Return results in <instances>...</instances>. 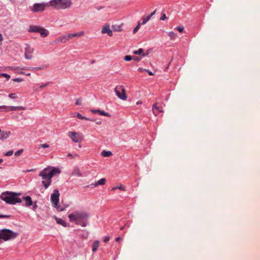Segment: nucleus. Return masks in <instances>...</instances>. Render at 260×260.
<instances>
[{
  "label": "nucleus",
  "instance_id": "obj_1",
  "mask_svg": "<svg viewBox=\"0 0 260 260\" xmlns=\"http://www.w3.org/2000/svg\"><path fill=\"white\" fill-rule=\"evenodd\" d=\"M60 173L58 169L52 167L45 168L40 172L39 176L41 177L43 180L42 183L46 189L51 184L52 178Z\"/></svg>",
  "mask_w": 260,
  "mask_h": 260
},
{
  "label": "nucleus",
  "instance_id": "obj_2",
  "mask_svg": "<svg viewBox=\"0 0 260 260\" xmlns=\"http://www.w3.org/2000/svg\"><path fill=\"white\" fill-rule=\"evenodd\" d=\"M68 217L70 222L85 227L87 224V221L89 215L85 211H75L70 214Z\"/></svg>",
  "mask_w": 260,
  "mask_h": 260
},
{
  "label": "nucleus",
  "instance_id": "obj_3",
  "mask_svg": "<svg viewBox=\"0 0 260 260\" xmlns=\"http://www.w3.org/2000/svg\"><path fill=\"white\" fill-rule=\"evenodd\" d=\"M20 195V193L6 191L1 194V198L7 204L14 205L16 203H21V199L18 197Z\"/></svg>",
  "mask_w": 260,
  "mask_h": 260
},
{
  "label": "nucleus",
  "instance_id": "obj_4",
  "mask_svg": "<svg viewBox=\"0 0 260 260\" xmlns=\"http://www.w3.org/2000/svg\"><path fill=\"white\" fill-rule=\"evenodd\" d=\"M72 5L71 0H51L49 3V6L56 10L69 9Z\"/></svg>",
  "mask_w": 260,
  "mask_h": 260
},
{
  "label": "nucleus",
  "instance_id": "obj_5",
  "mask_svg": "<svg viewBox=\"0 0 260 260\" xmlns=\"http://www.w3.org/2000/svg\"><path fill=\"white\" fill-rule=\"evenodd\" d=\"M114 91L115 92L116 95L120 100L123 101L126 100L127 96L126 94V91L122 86H116L114 88Z\"/></svg>",
  "mask_w": 260,
  "mask_h": 260
},
{
  "label": "nucleus",
  "instance_id": "obj_6",
  "mask_svg": "<svg viewBox=\"0 0 260 260\" xmlns=\"http://www.w3.org/2000/svg\"><path fill=\"white\" fill-rule=\"evenodd\" d=\"M59 192L57 189H55L53 193L51 195V201L53 204V207H55L58 210L61 211L62 209H59L58 203L59 202Z\"/></svg>",
  "mask_w": 260,
  "mask_h": 260
},
{
  "label": "nucleus",
  "instance_id": "obj_7",
  "mask_svg": "<svg viewBox=\"0 0 260 260\" xmlns=\"http://www.w3.org/2000/svg\"><path fill=\"white\" fill-rule=\"evenodd\" d=\"M68 136L74 143H80L83 140V136L82 134L75 132H69L68 133Z\"/></svg>",
  "mask_w": 260,
  "mask_h": 260
},
{
  "label": "nucleus",
  "instance_id": "obj_8",
  "mask_svg": "<svg viewBox=\"0 0 260 260\" xmlns=\"http://www.w3.org/2000/svg\"><path fill=\"white\" fill-rule=\"evenodd\" d=\"M34 49L28 45H26L25 47L24 56L26 59H30L32 58V53Z\"/></svg>",
  "mask_w": 260,
  "mask_h": 260
},
{
  "label": "nucleus",
  "instance_id": "obj_9",
  "mask_svg": "<svg viewBox=\"0 0 260 260\" xmlns=\"http://www.w3.org/2000/svg\"><path fill=\"white\" fill-rule=\"evenodd\" d=\"M45 6L46 5L44 4L37 3L35 4L31 8H30V9L34 12H38L44 11Z\"/></svg>",
  "mask_w": 260,
  "mask_h": 260
},
{
  "label": "nucleus",
  "instance_id": "obj_10",
  "mask_svg": "<svg viewBox=\"0 0 260 260\" xmlns=\"http://www.w3.org/2000/svg\"><path fill=\"white\" fill-rule=\"evenodd\" d=\"M84 35V31H81L77 33H74V34H70L65 35L66 37L67 38V41H69L72 39H73L74 37H80Z\"/></svg>",
  "mask_w": 260,
  "mask_h": 260
},
{
  "label": "nucleus",
  "instance_id": "obj_11",
  "mask_svg": "<svg viewBox=\"0 0 260 260\" xmlns=\"http://www.w3.org/2000/svg\"><path fill=\"white\" fill-rule=\"evenodd\" d=\"M6 107H4L5 108H7L6 111H16V110H25V107L23 106H10L8 107L6 106Z\"/></svg>",
  "mask_w": 260,
  "mask_h": 260
},
{
  "label": "nucleus",
  "instance_id": "obj_12",
  "mask_svg": "<svg viewBox=\"0 0 260 260\" xmlns=\"http://www.w3.org/2000/svg\"><path fill=\"white\" fill-rule=\"evenodd\" d=\"M103 34H107L109 36L111 37L113 36L112 31L110 28L109 25L105 26L102 30Z\"/></svg>",
  "mask_w": 260,
  "mask_h": 260
},
{
  "label": "nucleus",
  "instance_id": "obj_13",
  "mask_svg": "<svg viewBox=\"0 0 260 260\" xmlns=\"http://www.w3.org/2000/svg\"><path fill=\"white\" fill-rule=\"evenodd\" d=\"M162 107L161 106H158V103H156L152 106V111L154 114L156 115L155 112V110H156L160 113H163L164 111L162 110Z\"/></svg>",
  "mask_w": 260,
  "mask_h": 260
},
{
  "label": "nucleus",
  "instance_id": "obj_14",
  "mask_svg": "<svg viewBox=\"0 0 260 260\" xmlns=\"http://www.w3.org/2000/svg\"><path fill=\"white\" fill-rule=\"evenodd\" d=\"M10 135V132H5L0 129V140H4L8 138Z\"/></svg>",
  "mask_w": 260,
  "mask_h": 260
},
{
  "label": "nucleus",
  "instance_id": "obj_15",
  "mask_svg": "<svg viewBox=\"0 0 260 260\" xmlns=\"http://www.w3.org/2000/svg\"><path fill=\"white\" fill-rule=\"evenodd\" d=\"M106 180L105 178L101 179L100 180H99L97 182L95 183H92L90 185L91 187H96L99 185H104L106 183Z\"/></svg>",
  "mask_w": 260,
  "mask_h": 260
},
{
  "label": "nucleus",
  "instance_id": "obj_16",
  "mask_svg": "<svg viewBox=\"0 0 260 260\" xmlns=\"http://www.w3.org/2000/svg\"><path fill=\"white\" fill-rule=\"evenodd\" d=\"M41 27V26L37 25H31L29 26V31L39 33L40 29Z\"/></svg>",
  "mask_w": 260,
  "mask_h": 260
},
{
  "label": "nucleus",
  "instance_id": "obj_17",
  "mask_svg": "<svg viewBox=\"0 0 260 260\" xmlns=\"http://www.w3.org/2000/svg\"><path fill=\"white\" fill-rule=\"evenodd\" d=\"M23 199L25 202V205L26 206L29 207L32 205V201L31 200V198L29 196L24 197Z\"/></svg>",
  "mask_w": 260,
  "mask_h": 260
},
{
  "label": "nucleus",
  "instance_id": "obj_18",
  "mask_svg": "<svg viewBox=\"0 0 260 260\" xmlns=\"http://www.w3.org/2000/svg\"><path fill=\"white\" fill-rule=\"evenodd\" d=\"M39 33L42 37H46L48 35L49 31L48 30L42 27L40 29Z\"/></svg>",
  "mask_w": 260,
  "mask_h": 260
},
{
  "label": "nucleus",
  "instance_id": "obj_19",
  "mask_svg": "<svg viewBox=\"0 0 260 260\" xmlns=\"http://www.w3.org/2000/svg\"><path fill=\"white\" fill-rule=\"evenodd\" d=\"M99 246V241H95L92 244V251L94 252H95L98 248Z\"/></svg>",
  "mask_w": 260,
  "mask_h": 260
},
{
  "label": "nucleus",
  "instance_id": "obj_20",
  "mask_svg": "<svg viewBox=\"0 0 260 260\" xmlns=\"http://www.w3.org/2000/svg\"><path fill=\"white\" fill-rule=\"evenodd\" d=\"M55 41H56V42L65 43L67 41V38L66 37V36L65 35H63V36H61L58 37L56 40Z\"/></svg>",
  "mask_w": 260,
  "mask_h": 260
},
{
  "label": "nucleus",
  "instance_id": "obj_21",
  "mask_svg": "<svg viewBox=\"0 0 260 260\" xmlns=\"http://www.w3.org/2000/svg\"><path fill=\"white\" fill-rule=\"evenodd\" d=\"M55 220L56 221V222L58 224H59L62 225L64 227H66L67 226V223L64 221L62 220L61 219L58 218L57 217H55Z\"/></svg>",
  "mask_w": 260,
  "mask_h": 260
},
{
  "label": "nucleus",
  "instance_id": "obj_22",
  "mask_svg": "<svg viewBox=\"0 0 260 260\" xmlns=\"http://www.w3.org/2000/svg\"><path fill=\"white\" fill-rule=\"evenodd\" d=\"M102 155L103 156V157H109L110 156H111L112 155V153L111 151H106V150H104L102 152Z\"/></svg>",
  "mask_w": 260,
  "mask_h": 260
},
{
  "label": "nucleus",
  "instance_id": "obj_23",
  "mask_svg": "<svg viewBox=\"0 0 260 260\" xmlns=\"http://www.w3.org/2000/svg\"><path fill=\"white\" fill-rule=\"evenodd\" d=\"M150 18H151L149 16H147L146 17H143V22L141 23V24L144 25V24H146L150 19Z\"/></svg>",
  "mask_w": 260,
  "mask_h": 260
},
{
  "label": "nucleus",
  "instance_id": "obj_24",
  "mask_svg": "<svg viewBox=\"0 0 260 260\" xmlns=\"http://www.w3.org/2000/svg\"><path fill=\"white\" fill-rule=\"evenodd\" d=\"M169 36L171 39H175L176 38V34L173 31H170L168 33Z\"/></svg>",
  "mask_w": 260,
  "mask_h": 260
},
{
  "label": "nucleus",
  "instance_id": "obj_25",
  "mask_svg": "<svg viewBox=\"0 0 260 260\" xmlns=\"http://www.w3.org/2000/svg\"><path fill=\"white\" fill-rule=\"evenodd\" d=\"M143 49L142 48H140L138 50L134 51L133 53L137 55H140L143 52Z\"/></svg>",
  "mask_w": 260,
  "mask_h": 260
},
{
  "label": "nucleus",
  "instance_id": "obj_26",
  "mask_svg": "<svg viewBox=\"0 0 260 260\" xmlns=\"http://www.w3.org/2000/svg\"><path fill=\"white\" fill-rule=\"evenodd\" d=\"M1 77H4L6 78L7 81H8L10 79V78H11L10 75H8L7 74H5V73H1V74H0V78Z\"/></svg>",
  "mask_w": 260,
  "mask_h": 260
},
{
  "label": "nucleus",
  "instance_id": "obj_27",
  "mask_svg": "<svg viewBox=\"0 0 260 260\" xmlns=\"http://www.w3.org/2000/svg\"><path fill=\"white\" fill-rule=\"evenodd\" d=\"M119 189L121 190H125V188L124 186H122V185H120L119 186H115L114 187L112 188V190H114L115 189Z\"/></svg>",
  "mask_w": 260,
  "mask_h": 260
},
{
  "label": "nucleus",
  "instance_id": "obj_28",
  "mask_svg": "<svg viewBox=\"0 0 260 260\" xmlns=\"http://www.w3.org/2000/svg\"><path fill=\"white\" fill-rule=\"evenodd\" d=\"M8 96L12 99H16L18 98V96H17L16 94L15 93L9 94Z\"/></svg>",
  "mask_w": 260,
  "mask_h": 260
},
{
  "label": "nucleus",
  "instance_id": "obj_29",
  "mask_svg": "<svg viewBox=\"0 0 260 260\" xmlns=\"http://www.w3.org/2000/svg\"><path fill=\"white\" fill-rule=\"evenodd\" d=\"M100 114L101 115H104V116H107V117H110L111 115L110 114H109L107 112H106L104 111H100Z\"/></svg>",
  "mask_w": 260,
  "mask_h": 260
},
{
  "label": "nucleus",
  "instance_id": "obj_30",
  "mask_svg": "<svg viewBox=\"0 0 260 260\" xmlns=\"http://www.w3.org/2000/svg\"><path fill=\"white\" fill-rule=\"evenodd\" d=\"M77 117L78 118H79V119H85V120H89V119L82 116L80 113H77Z\"/></svg>",
  "mask_w": 260,
  "mask_h": 260
},
{
  "label": "nucleus",
  "instance_id": "obj_31",
  "mask_svg": "<svg viewBox=\"0 0 260 260\" xmlns=\"http://www.w3.org/2000/svg\"><path fill=\"white\" fill-rule=\"evenodd\" d=\"M43 67H38V68H29L28 70L30 71H38L40 70L44 69Z\"/></svg>",
  "mask_w": 260,
  "mask_h": 260
},
{
  "label": "nucleus",
  "instance_id": "obj_32",
  "mask_svg": "<svg viewBox=\"0 0 260 260\" xmlns=\"http://www.w3.org/2000/svg\"><path fill=\"white\" fill-rule=\"evenodd\" d=\"M140 23H139L135 27V28L133 30V33L134 34H136L138 31V30L140 28Z\"/></svg>",
  "mask_w": 260,
  "mask_h": 260
},
{
  "label": "nucleus",
  "instance_id": "obj_33",
  "mask_svg": "<svg viewBox=\"0 0 260 260\" xmlns=\"http://www.w3.org/2000/svg\"><path fill=\"white\" fill-rule=\"evenodd\" d=\"M49 147V145L45 143L39 145V148H46Z\"/></svg>",
  "mask_w": 260,
  "mask_h": 260
},
{
  "label": "nucleus",
  "instance_id": "obj_34",
  "mask_svg": "<svg viewBox=\"0 0 260 260\" xmlns=\"http://www.w3.org/2000/svg\"><path fill=\"white\" fill-rule=\"evenodd\" d=\"M74 174L78 176H81L82 175L78 169H76L74 171Z\"/></svg>",
  "mask_w": 260,
  "mask_h": 260
},
{
  "label": "nucleus",
  "instance_id": "obj_35",
  "mask_svg": "<svg viewBox=\"0 0 260 260\" xmlns=\"http://www.w3.org/2000/svg\"><path fill=\"white\" fill-rule=\"evenodd\" d=\"M22 151H23L22 149L19 150L15 152L14 154L15 156H18L22 153Z\"/></svg>",
  "mask_w": 260,
  "mask_h": 260
},
{
  "label": "nucleus",
  "instance_id": "obj_36",
  "mask_svg": "<svg viewBox=\"0 0 260 260\" xmlns=\"http://www.w3.org/2000/svg\"><path fill=\"white\" fill-rule=\"evenodd\" d=\"M13 151L10 150V151H8L6 153H5V155L7 156H9L12 155L13 154Z\"/></svg>",
  "mask_w": 260,
  "mask_h": 260
},
{
  "label": "nucleus",
  "instance_id": "obj_37",
  "mask_svg": "<svg viewBox=\"0 0 260 260\" xmlns=\"http://www.w3.org/2000/svg\"><path fill=\"white\" fill-rule=\"evenodd\" d=\"M132 59V56H129V55H126L124 57V60L125 61H130Z\"/></svg>",
  "mask_w": 260,
  "mask_h": 260
},
{
  "label": "nucleus",
  "instance_id": "obj_38",
  "mask_svg": "<svg viewBox=\"0 0 260 260\" xmlns=\"http://www.w3.org/2000/svg\"><path fill=\"white\" fill-rule=\"evenodd\" d=\"M33 89L35 91H40V90L41 89L40 88H39V86H38V85L36 84L35 85L34 87H33Z\"/></svg>",
  "mask_w": 260,
  "mask_h": 260
},
{
  "label": "nucleus",
  "instance_id": "obj_39",
  "mask_svg": "<svg viewBox=\"0 0 260 260\" xmlns=\"http://www.w3.org/2000/svg\"><path fill=\"white\" fill-rule=\"evenodd\" d=\"M76 104L77 105H82L81 100L80 99H77L76 101Z\"/></svg>",
  "mask_w": 260,
  "mask_h": 260
},
{
  "label": "nucleus",
  "instance_id": "obj_40",
  "mask_svg": "<svg viewBox=\"0 0 260 260\" xmlns=\"http://www.w3.org/2000/svg\"><path fill=\"white\" fill-rule=\"evenodd\" d=\"M176 29L180 32H182L184 29V28L183 27H181V26H177L176 27Z\"/></svg>",
  "mask_w": 260,
  "mask_h": 260
},
{
  "label": "nucleus",
  "instance_id": "obj_41",
  "mask_svg": "<svg viewBox=\"0 0 260 260\" xmlns=\"http://www.w3.org/2000/svg\"><path fill=\"white\" fill-rule=\"evenodd\" d=\"M48 83H45V84H42L41 85H40L39 86V88L42 89H43V88L46 87L48 85Z\"/></svg>",
  "mask_w": 260,
  "mask_h": 260
},
{
  "label": "nucleus",
  "instance_id": "obj_42",
  "mask_svg": "<svg viewBox=\"0 0 260 260\" xmlns=\"http://www.w3.org/2000/svg\"><path fill=\"white\" fill-rule=\"evenodd\" d=\"M100 110H91V111L92 113H98L100 114Z\"/></svg>",
  "mask_w": 260,
  "mask_h": 260
},
{
  "label": "nucleus",
  "instance_id": "obj_43",
  "mask_svg": "<svg viewBox=\"0 0 260 260\" xmlns=\"http://www.w3.org/2000/svg\"><path fill=\"white\" fill-rule=\"evenodd\" d=\"M13 81L14 82H21L22 81V80L20 78H18L13 79Z\"/></svg>",
  "mask_w": 260,
  "mask_h": 260
},
{
  "label": "nucleus",
  "instance_id": "obj_44",
  "mask_svg": "<svg viewBox=\"0 0 260 260\" xmlns=\"http://www.w3.org/2000/svg\"><path fill=\"white\" fill-rule=\"evenodd\" d=\"M110 240V237L109 236H107V237H105V238L104 239V242L106 243L107 242H108Z\"/></svg>",
  "mask_w": 260,
  "mask_h": 260
},
{
  "label": "nucleus",
  "instance_id": "obj_45",
  "mask_svg": "<svg viewBox=\"0 0 260 260\" xmlns=\"http://www.w3.org/2000/svg\"><path fill=\"white\" fill-rule=\"evenodd\" d=\"M167 19V17H166V15L165 14H163L161 17H160V20H165Z\"/></svg>",
  "mask_w": 260,
  "mask_h": 260
},
{
  "label": "nucleus",
  "instance_id": "obj_46",
  "mask_svg": "<svg viewBox=\"0 0 260 260\" xmlns=\"http://www.w3.org/2000/svg\"><path fill=\"white\" fill-rule=\"evenodd\" d=\"M138 71H140V72H143L144 71H147V70L145 69H143V68H139L138 69Z\"/></svg>",
  "mask_w": 260,
  "mask_h": 260
},
{
  "label": "nucleus",
  "instance_id": "obj_47",
  "mask_svg": "<svg viewBox=\"0 0 260 260\" xmlns=\"http://www.w3.org/2000/svg\"><path fill=\"white\" fill-rule=\"evenodd\" d=\"M146 72H147L148 73V74L150 76L153 75V73L151 71H150L147 70V71H146Z\"/></svg>",
  "mask_w": 260,
  "mask_h": 260
},
{
  "label": "nucleus",
  "instance_id": "obj_48",
  "mask_svg": "<svg viewBox=\"0 0 260 260\" xmlns=\"http://www.w3.org/2000/svg\"><path fill=\"white\" fill-rule=\"evenodd\" d=\"M10 217V215H0V218H8V217Z\"/></svg>",
  "mask_w": 260,
  "mask_h": 260
},
{
  "label": "nucleus",
  "instance_id": "obj_49",
  "mask_svg": "<svg viewBox=\"0 0 260 260\" xmlns=\"http://www.w3.org/2000/svg\"><path fill=\"white\" fill-rule=\"evenodd\" d=\"M122 240V238H120V237H117V238H116L115 239V241H116V242H119V241H121V240Z\"/></svg>",
  "mask_w": 260,
  "mask_h": 260
},
{
  "label": "nucleus",
  "instance_id": "obj_50",
  "mask_svg": "<svg viewBox=\"0 0 260 260\" xmlns=\"http://www.w3.org/2000/svg\"><path fill=\"white\" fill-rule=\"evenodd\" d=\"M156 13V10H154L153 12H152L149 15H148L149 16H150V17L151 18L153 15H154Z\"/></svg>",
  "mask_w": 260,
  "mask_h": 260
},
{
  "label": "nucleus",
  "instance_id": "obj_51",
  "mask_svg": "<svg viewBox=\"0 0 260 260\" xmlns=\"http://www.w3.org/2000/svg\"><path fill=\"white\" fill-rule=\"evenodd\" d=\"M133 59L136 61H139L140 60V58H139L138 57L134 56L133 57Z\"/></svg>",
  "mask_w": 260,
  "mask_h": 260
},
{
  "label": "nucleus",
  "instance_id": "obj_52",
  "mask_svg": "<svg viewBox=\"0 0 260 260\" xmlns=\"http://www.w3.org/2000/svg\"><path fill=\"white\" fill-rule=\"evenodd\" d=\"M73 157H74V158H79L80 156L78 154H75L73 155Z\"/></svg>",
  "mask_w": 260,
  "mask_h": 260
},
{
  "label": "nucleus",
  "instance_id": "obj_53",
  "mask_svg": "<svg viewBox=\"0 0 260 260\" xmlns=\"http://www.w3.org/2000/svg\"><path fill=\"white\" fill-rule=\"evenodd\" d=\"M68 156L70 157L71 158H74V157H73V155L71 153H68Z\"/></svg>",
  "mask_w": 260,
  "mask_h": 260
},
{
  "label": "nucleus",
  "instance_id": "obj_54",
  "mask_svg": "<svg viewBox=\"0 0 260 260\" xmlns=\"http://www.w3.org/2000/svg\"><path fill=\"white\" fill-rule=\"evenodd\" d=\"M34 169H30V170H26L25 171H24L25 172H31V171H34Z\"/></svg>",
  "mask_w": 260,
  "mask_h": 260
},
{
  "label": "nucleus",
  "instance_id": "obj_55",
  "mask_svg": "<svg viewBox=\"0 0 260 260\" xmlns=\"http://www.w3.org/2000/svg\"><path fill=\"white\" fill-rule=\"evenodd\" d=\"M3 40V37L2 35L0 34V42L2 41Z\"/></svg>",
  "mask_w": 260,
  "mask_h": 260
},
{
  "label": "nucleus",
  "instance_id": "obj_56",
  "mask_svg": "<svg viewBox=\"0 0 260 260\" xmlns=\"http://www.w3.org/2000/svg\"><path fill=\"white\" fill-rule=\"evenodd\" d=\"M142 103V102L141 101H138L137 102V105H140V104H141Z\"/></svg>",
  "mask_w": 260,
  "mask_h": 260
},
{
  "label": "nucleus",
  "instance_id": "obj_57",
  "mask_svg": "<svg viewBox=\"0 0 260 260\" xmlns=\"http://www.w3.org/2000/svg\"><path fill=\"white\" fill-rule=\"evenodd\" d=\"M37 207V205L36 204H35L34 206L33 209L35 210Z\"/></svg>",
  "mask_w": 260,
  "mask_h": 260
},
{
  "label": "nucleus",
  "instance_id": "obj_58",
  "mask_svg": "<svg viewBox=\"0 0 260 260\" xmlns=\"http://www.w3.org/2000/svg\"><path fill=\"white\" fill-rule=\"evenodd\" d=\"M3 162V160L2 159H0V164Z\"/></svg>",
  "mask_w": 260,
  "mask_h": 260
},
{
  "label": "nucleus",
  "instance_id": "obj_59",
  "mask_svg": "<svg viewBox=\"0 0 260 260\" xmlns=\"http://www.w3.org/2000/svg\"><path fill=\"white\" fill-rule=\"evenodd\" d=\"M3 107H6V106H0V109L1 108H3Z\"/></svg>",
  "mask_w": 260,
  "mask_h": 260
},
{
  "label": "nucleus",
  "instance_id": "obj_60",
  "mask_svg": "<svg viewBox=\"0 0 260 260\" xmlns=\"http://www.w3.org/2000/svg\"><path fill=\"white\" fill-rule=\"evenodd\" d=\"M124 226H122V227L120 228V230H123V229H124Z\"/></svg>",
  "mask_w": 260,
  "mask_h": 260
},
{
  "label": "nucleus",
  "instance_id": "obj_61",
  "mask_svg": "<svg viewBox=\"0 0 260 260\" xmlns=\"http://www.w3.org/2000/svg\"><path fill=\"white\" fill-rule=\"evenodd\" d=\"M116 30L118 31H121V29H120V28H119V29H116Z\"/></svg>",
  "mask_w": 260,
  "mask_h": 260
},
{
  "label": "nucleus",
  "instance_id": "obj_62",
  "mask_svg": "<svg viewBox=\"0 0 260 260\" xmlns=\"http://www.w3.org/2000/svg\"><path fill=\"white\" fill-rule=\"evenodd\" d=\"M97 124H101V122H100H100H97Z\"/></svg>",
  "mask_w": 260,
  "mask_h": 260
},
{
  "label": "nucleus",
  "instance_id": "obj_63",
  "mask_svg": "<svg viewBox=\"0 0 260 260\" xmlns=\"http://www.w3.org/2000/svg\"><path fill=\"white\" fill-rule=\"evenodd\" d=\"M26 75L27 76H29V75H30V73H28V74H26Z\"/></svg>",
  "mask_w": 260,
  "mask_h": 260
},
{
  "label": "nucleus",
  "instance_id": "obj_64",
  "mask_svg": "<svg viewBox=\"0 0 260 260\" xmlns=\"http://www.w3.org/2000/svg\"><path fill=\"white\" fill-rule=\"evenodd\" d=\"M25 69V68H22L21 69L23 70V69Z\"/></svg>",
  "mask_w": 260,
  "mask_h": 260
}]
</instances>
